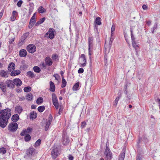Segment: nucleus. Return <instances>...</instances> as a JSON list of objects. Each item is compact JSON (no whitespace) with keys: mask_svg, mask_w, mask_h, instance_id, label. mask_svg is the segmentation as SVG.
Segmentation results:
<instances>
[{"mask_svg":"<svg viewBox=\"0 0 160 160\" xmlns=\"http://www.w3.org/2000/svg\"><path fill=\"white\" fill-rule=\"evenodd\" d=\"M113 40V39L110 38V40L108 44L106 42H105V54L104 56V62L105 63V65H107L108 63L107 61V58L108 56L106 54L107 49H108L109 50H110L112 43V41Z\"/></svg>","mask_w":160,"mask_h":160,"instance_id":"nucleus-1","label":"nucleus"},{"mask_svg":"<svg viewBox=\"0 0 160 160\" xmlns=\"http://www.w3.org/2000/svg\"><path fill=\"white\" fill-rule=\"evenodd\" d=\"M0 115L4 116L5 118L9 119L11 115V110L9 108H7L1 110L0 112Z\"/></svg>","mask_w":160,"mask_h":160,"instance_id":"nucleus-2","label":"nucleus"},{"mask_svg":"<svg viewBox=\"0 0 160 160\" xmlns=\"http://www.w3.org/2000/svg\"><path fill=\"white\" fill-rule=\"evenodd\" d=\"M104 154L105 158V160H111L112 158V153L107 146L106 147Z\"/></svg>","mask_w":160,"mask_h":160,"instance_id":"nucleus-3","label":"nucleus"},{"mask_svg":"<svg viewBox=\"0 0 160 160\" xmlns=\"http://www.w3.org/2000/svg\"><path fill=\"white\" fill-rule=\"evenodd\" d=\"M8 119L4 116L0 115V126L2 128H5L8 124Z\"/></svg>","mask_w":160,"mask_h":160,"instance_id":"nucleus-4","label":"nucleus"},{"mask_svg":"<svg viewBox=\"0 0 160 160\" xmlns=\"http://www.w3.org/2000/svg\"><path fill=\"white\" fill-rule=\"evenodd\" d=\"M18 127V124L16 122H11L8 125V129L9 131L14 132L17 130Z\"/></svg>","mask_w":160,"mask_h":160,"instance_id":"nucleus-5","label":"nucleus"},{"mask_svg":"<svg viewBox=\"0 0 160 160\" xmlns=\"http://www.w3.org/2000/svg\"><path fill=\"white\" fill-rule=\"evenodd\" d=\"M53 117L51 114H50L48 118L46 121V125L45 127V130L47 131L51 124L52 120Z\"/></svg>","mask_w":160,"mask_h":160,"instance_id":"nucleus-6","label":"nucleus"},{"mask_svg":"<svg viewBox=\"0 0 160 160\" xmlns=\"http://www.w3.org/2000/svg\"><path fill=\"white\" fill-rule=\"evenodd\" d=\"M80 66L82 67H85L86 65V59L84 54H81L80 57Z\"/></svg>","mask_w":160,"mask_h":160,"instance_id":"nucleus-7","label":"nucleus"},{"mask_svg":"<svg viewBox=\"0 0 160 160\" xmlns=\"http://www.w3.org/2000/svg\"><path fill=\"white\" fill-rule=\"evenodd\" d=\"M27 50L29 52L33 53L36 51V47L34 44H30L27 47Z\"/></svg>","mask_w":160,"mask_h":160,"instance_id":"nucleus-8","label":"nucleus"},{"mask_svg":"<svg viewBox=\"0 0 160 160\" xmlns=\"http://www.w3.org/2000/svg\"><path fill=\"white\" fill-rule=\"evenodd\" d=\"M62 144L64 145H67L70 142L68 137L66 134L65 133H63L62 138Z\"/></svg>","mask_w":160,"mask_h":160,"instance_id":"nucleus-9","label":"nucleus"},{"mask_svg":"<svg viewBox=\"0 0 160 160\" xmlns=\"http://www.w3.org/2000/svg\"><path fill=\"white\" fill-rule=\"evenodd\" d=\"M46 35L48 38H50L51 39H53L54 37V29L52 28H50L49 31L46 33Z\"/></svg>","mask_w":160,"mask_h":160,"instance_id":"nucleus-10","label":"nucleus"},{"mask_svg":"<svg viewBox=\"0 0 160 160\" xmlns=\"http://www.w3.org/2000/svg\"><path fill=\"white\" fill-rule=\"evenodd\" d=\"M59 154V153L58 148H53L51 152V154L52 158L53 159L56 158Z\"/></svg>","mask_w":160,"mask_h":160,"instance_id":"nucleus-11","label":"nucleus"},{"mask_svg":"<svg viewBox=\"0 0 160 160\" xmlns=\"http://www.w3.org/2000/svg\"><path fill=\"white\" fill-rule=\"evenodd\" d=\"M35 149L33 148H30L27 149L26 154L28 156L31 157L33 155L35 151Z\"/></svg>","mask_w":160,"mask_h":160,"instance_id":"nucleus-12","label":"nucleus"},{"mask_svg":"<svg viewBox=\"0 0 160 160\" xmlns=\"http://www.w3.org/2000/svg\"><path fill=\"white\" fill-rule=\"evenodd\" d=\"M5 84L7 87L10 88H14V83L13 82L10 80H7L5 82Z\"/></svg>","mask_w":160,"mask_h":160,"instance_id":"nucleus-13","label":"nucleus"},{"mask_svg":"<svg viewBox=\"0 0 160 160\" xmlns=\"http://www.w3.org/2000/svg\"><path fill=\"white\" fill-rule=\"evenodd\" d=\"M13 83L14 85H16L17 86H20L22 84V82L21 80L18 78L14 79L13 80Z\"/></svg>","mask_w":160,"mask_h":160,"instance_id":"nucleus-14","label":"nucleus"},{"mask_svg":"<svg viewBox=\"0 0 160 160\" xmlns=\"http://www.w3.org/2000/svg\"><path fill=\"white\" fill-rule=\"evenodd\" d=\"M45 61L48 66H51L52 64V61L49 57H46L45 59Z\"/></svg>","mask_w":160,"mask_h":160,"instance_id":"nucleus-15","label":"nucleus"},{"mask_svg":"<svg viewBox=\"0 0 160 160\" xmlns=\"http://www.w3.org/2000/svg\"><path fill=\"white\" fill-rule=\"evenodd\" d=\"M122 91L121 90H119V91L118 94V96L116 98L114 102V105L116 106L117 105L118 102L119 100V99L121 98L122 96Z\"/></svg>","mask_w":160,"mask_h":160,"instance_id":"nucleus-16","label":"nucleus"},{"mask_svg":"<svg viewBox=\"0 0 160 160\" xmlns=\"http://www.w3.org/2000/svg\"><path fill=\"white\" fill-rule=\"evenodd\" d=\"M0 88L2 91L4 93H6L7 92V88L6 85L2 82H0Z\"/></svg>","mask_w":160,"mask_h":160,"instance_id":"nucleus-17","label":"nucleus"},{"mask_svg":"<svg viewBox=\"0 0 160 160\" xmlns=\"http://www.w3.org/2000/svg\"><path fill=\"white\" fill-rule=\"evenodd\" d=\"M15 68V65L13 62L10 63L8 67V70L9 72H11L12 70H14Z\"/></svg>","mask_w":160,"mask_h":160,"instance_id":"nucleus-18","label":"nucleus"},{"mask_svg":"<svg viewBox=\"0 0 160 160\" xmlns=\"http://www.w3.org/2000/svg\"><path fill=\"white\" fill-rule=\"evenodd\" d=\"M52 103L54 105L55 104L58 103L57 97L54 93H52Z\"/></svg>","mask_w":160,"mask_h":160,"instance_id":"nucleus-19","label":"nucleus"},{"mask_svg":"<svg viewBox=\"0 0 160 160\" xmlns=\"http://www.w3.org/2000/svg\"><path fill=\"white\" fill-rule=\"evenodd\" d=\"M88 54L89 56V58L91 59V55L92 52V49L93 48L94 44H88Z\"/></svg>","mask_w":160,"mask_h":160,"instance_id":"nucleus-20","label":"nucleus"},{"mask_svg":"<svg viewBox=\"0 0 160 160\" xmlns=\"http://www.w3.org/2000/svg\"><path fill=\"white\" fill-rule=\"evenodd\" d=\"M125 149L124 148H123L122 150V152L119 156L118 160H124L125 156Z\"/></svg>","mask_w":160,"mask_h":160,"instance_id":"nucleus-21","label":"nucleus"},{"mask_svg":"<svg viewBox=\"0 0 160 160\" xmlns=\"http://www.w3.org/2000/svg\"><path fill=\"white\" fill-rule=\"evenodd\" d=\"M27 51L26 50L22 49L20 50L19 54L20 57H24L27 55Z\"/></svg>","mask_w":160,"mask_h":160,"instance_id":"nucleus-22","label":"nucleus"},{"mask_svg":"<svg viewBox=\"0 0 160 160\" xmlns=\"http://www.w3.org/2000/svg\"><path fill=\"white\" fill-rule=\"evenodd\" d=\"M20 72L21 71L19 70H13L11 73L10 75L12 76H16L20 74Z\"/></svg>","mask_w":160,"mask_h":160,"instance_id":"nucleus-23","label":"nucleus"},{"mask_svg":"<svg viewBox=\"0 0 160 160\" xmlns=\"http://www.w3.org/2000/svg\"><path fill=\"white\" fill-rule=\"evenodd\" d=\"M50 90L52 92H54L55 91V87L54 83L52 81H50Z\"/></svg>","mask_w":160,"mask_h":160,"instance_id":"nucleus-24","label":"nucleus"},{"mask_svg":"<svg viewBox=\"0 0 160 160\" xmlns=\"http://www.w3.org/2000/svg\"><path fill=\"white\" fill-rule=\"evenodd\" d=\"M15 110L17 113L20 114L21 113L22 111V108L21 106H17L15 107Z\"/></svg>","mask_w":160,"mask_h":160,"instance_id":"nucleus-25","label":"nucleus"},{"mask_svg":"<svg viewBox=\"0 0 160 160\" xmlns=\"http://www.w3.org/2000/svg\"><path fill=\"white\" fill-rule=\"evenodd\" d=\"M19 119V116L17 114H15L12 116V120L13 122L17 121Z\"/></svg>","mask_w":160,"mask_h":160,"instance_id":"nucleus-26","label":"nucleus"},{"mask_svg":"<svg viewBox=\"0 0 160 160\" xmlns=\"http://www.w3.org/2000/svg\"><path fill=\"white\" fill-rule=\"evenodd\" d=\"M8 72L4 71V70H2L0 72V75L2 77L4 78H7L8 77L7 76V74H8Z\"/></svg>","mask_w":160,"mask_h":160,"instance_id":"nucleus-27","label":"nucleus"},{"mask_svg":"<svg viewBox=\"0 0 160 160\" xmlns=\"http://www.w3.org/2000/svg\"><path fill=\"white\" fill-rule=\"evenodd\" d=\"M37 117V114L34 112H31L30 115V118L32 119H35Z\"/></svg>","mask_w":160,"mask_h":160,"instance_id":"nucleus-28","label":"nucleus"},{"mask_svg":"<svg viewBox=\"0 0 160 160\" xmlns=\"http://www.w3.org/2000/svg\"><path fill=\"white\" fill-rule=\"evenodd\" d=\"M79 85V82L76 83L73 86L72 89L73 91H77L78 90V88Z\"/></svg>","mask_w":160,"mask_h":160,"instance_id":"nucleus-29","label":"nucleus"},{"mask_svg":"<svg viewBox=\"0 0 160 160\" xmlns=\"http://www.w3.org/2000/svg\"><path fill=\"white\" fill-rule=\"evenodd\" d=\"M45 20V18H43L41 19L39 21H38L35 24L36 26H38L43 23Z\"/></svg>","mask_w":160,"mask_h":160,"instance_id":"nucleus-30","label":"nucleus"},{"mask_svg":"<svg viewBox=\"0 0 160 160\" xmlns=\"http://www.w3.org/2000/svg\"><path fill=\"white\" fill-rule=\"evenodd\" d=\"M27 75L29 77L31 78H33L35 77V75L33 72L31 71H29L27 72Z\"/></svg>","mask_w":160,"mask_h":160,"instance_id":"nucleus-31","label":"nucleus"},{"mask_svg":"<svg viewBox=\"0 0 160 160\" xmlns=\"http://www.w3.org/2000/svg\"><path fill=\"white\" fill-rule=\"evenodd\" d=\"M36 22V20H32L31 19H30L28 26L29 28H32L35 24Z\"/></svg>","mask_w":160,"mask_h":160,"instance_id":"nucleus-32","label":"nucleus"},{"mask_svg":"<svg viewBox=\"0 0 160 160\" xmlns=\"http://www.w3.org/2000/svg\"><path fill=\"white\" fill-rule=\"evenodd\" d=\"M132 43L133 47L135 48L136 52L137 53L138 48L139 47L138 45L137 44V43L136 41L132 42Z\"/></svg>","mask_w":160,"mask_h":160,"instance_id":"nucleus-33","label":"nucleus"},{"mask_svg":"<svg viewBox=\"0 0 160 160\" xmlns=\"http://www.w3.org/2000/svg\"><path fill=\"white\" fill-rule=\"evenodd\" d=\"M130 32H131V36L132 39V42H133L134 41H135V38L134 36V35L133 33V28L132 27H131L130 28Z\"/></svg>","mask_w":160,"mask_h":160,"instance_id":"nucleus-34","label":"nucleus"},{"mask_svg":"<svg viewBox=\"0 0 160 160\" xmlns=\"http://www.w3.org/2000/svg\"><path fill=\"white\" fill-rule=\"evenodd\" d=\"M88 44H94L93 38L92 37H89L88 38Z\"/></svg>","mask_w":160,"mask_h":160,"instance_id":"nucleus-35","label":"nucleus"},{"mask_svg":"<svg viewBox=\"0 0 160 160\" xmlns=\"http://www.w3.org/2000/svg\"><path fill=\"white\" fill-rule=\"evenodd\" d=\"M33 70L35 72L38 73H39L41 71L40 68L38 66H34L33 68Z\"/></svg>","mask_w":160,"mask_h":160,"instance_id":"nucleus-36","label":"nucleus"},{"mask_svg":"<svg viewBox=\"0 0 160 160\" xmlns=\"http://www.w3.org/2000/svg\"><path fill=\"white\" fill-rule=\"evenodd\" d=\"M27 99L28 101H31L32 100L33 96L31 93H29L26 96Z\"/></svg>","mask_w":160,"mask_h":160,"instance_id":"nucleus-37","label":"nucleus"},{"mask_svg":"<svg viewBox=\"0 0 160 160\" xmlns=\"http://www.w3.org/2000/svg\"><path fill=\"white\" fill-rule=\"evenodd\" d=\"M27 37V36L26 35V34H24L21 37V38L20 39L19 42V43H23L24 42L25 40L26 39Z\"/></svg>","mask_w":160,"mask_h":160,"instance_id":"nucleus-38","label":"nucleus"},{"mask_svg":"<svg viewBox=\"0 0 160 160\" xmlns=\"http://www.w3.org/2000/svg\"><path fill=\"white\" fill-rule=\"evenodd\" d=\"M61 87L62 88H64L66 86L67 84V82L64 77H62V81Z\"/></svg>","mask_w":160,"mask_h":160,"instance_id":"nucleus-39","label":"nucleus"},{"mask_svg":"<svg viewBox=\"0 0 160 160\" xmlns=\"http://www.w3.org/2000/svg\"><path fill=\"white\" fill-rule=\"evenodd\" d=\"M26 142L29 141L31 138L29 134H26L24 138Z\"/></svg>","mask_w":160,"mask_h":160,"instance_id":"nucleus-40","label":"nucleus"},{"mask_svg":"<svg viewBox=\"0 0 160 160\" xmlns=\"http://www.w3.org/2000/svg\"><path fill=\"white\" fill-rule=\"evenodd\" d=\"M43 102V99L42 97H39L37 100L36 102L38 104H40Z\"/></svg>","mask_w":160,"mask_h":160,"instance_id":"nucleus-41","label":"nucleus"},{"mask_svg":"<svg viewBox=\"0 0 160 160\" xmlns=\"http://www.w3.org/2000/svg\"><path fill=\"white\" fill-rule=\"evenodd\" d=\"M95 23L98 25H100L101 24V18L99 17L96 18L95 19Z\"/></svg>","mask_w":160,"mask_h":160,"instance_id":"nucleus-42","label":"nucleus"},{"mask_svg":"<svg viewBox=\"0 0 160 160\" xmlns=\"http://www.w3.org/2000/svg\"><path fill=\"white\" fill-rule=\"evenodd\" d=\"M45 109V107L44 106L39 107L38 108V110L39 112H43Z\"/></svg>","mask_w":160,"mask_h":160,"instance_id":"nucleus-43","label":"nucleus"},{"mask_svg":"<svg viewBox=\"0 0 160 160\" xmlns=\"http://www.w3.org/2000/svg\"><path fill=\"white\" fill-rule=\"evenodd\" d=\"M52 58L54 61H56L59 59L58 56L57 54H54L52 55Z\"/></svg>","mask_w":160,"mask_h":160,"instance_id":"nucleus-44","label":"nucleus"},{"mask_svg":"<svg viewBox=\"0 0 160 160\" xmlns=\"http://www.w3.org/2000/svg\"><path fill=\"white\" fill-rule=\"evenodd\" d=\"M32 89L31 88L30 86H28L25 87L24 88L23 90L24 92H27L31 91Z\"/></svg>","mask_w":160,"mask_h":160,"instance_id":"nucleus-45","label":"nucleus"},{"mask_svg":"<svg viewBox=\"0 0 160 160\" xmlns=\"http://www.w3.org/2000/svg\"><path fill=\"white\" fill-rule=\"evenodd\" d=\"M38 11L39 12L42 13L46 11V10L42 6H40L38 8Z\"/></svg>","mask_w":160,"mask_h":160,"instance_id":"nucleus-46","label":"nucleus"},{"mask_svg":"<svg viewBox=\"0 0 160 160\" xmlns=\"http://www.w3.org/2000/svg\"><path fill=\"white\" fill-rule=\"evenodd\" d=\"M41 143V140L40 139H38L37 141L34 144V146L36 148L38 146H39Z\"/></svg>","mask_w":160,"mask_h":160,"instance_id":"nucleus-47","label":"nucleus"},{"mask_svg":"<svg viewBox=\"0 0 160 160\" xmlns=\"http://www.w3.org/2000/svg\"><path fill=\"white\" fill-rule=\"evenodd\" d=\"M55 79L57 81H59L60 80V76L58 74H55L53 75Z\"/></svg>","mask_w":160,"mask_h":160,"instance_id":"nucleus-48","label":"nucleus"},{"mask_svg":"<svg viewBox=\"0 0 160 160\" xmlns=\"http://www.w3.org/2000/svg\"><path fill=\"white\" fill-rule=\"evenodd\" d=\"M115 27L114 25H112V27L111 32V37H112L113 34V32L115 31Z\"/></svg>","mask_w":160,"mask_h":160,"instance_id":"nucleus-49","label":"nucleus"},{"mask_svg":"<svg viewBox=\"0 0 160 160\" xmlns=\"http://www.w3.org/2000/svg\"><path fill=\"white\" fill-rule=\"evenodd\" d=\"M6 149L4 148H0V153H2L3 154H5L6 153Z\"/></svg>","mask_w":160,"mask_h":160,"instance_id":"nucleus-50","label":"nucleus"},{"mask_svg":"<svg viewBox=\"0 0 160 160\" xmlns=\"http://www.w3.org/2000/svg\"><path fill=\"white\" fill-rule=\"evenodd\" d=\"M142 155L138 154L137 156L136 160H142Z\"/></svg>","mask_w":160,"mask_h":160,"instance_id":"nucleus-51","label":"nucleus"},{"mask_svg":"<svg viewBox=\"0 0 160 160\" xmlns=\"http://www.w3.org/2000/svg\"><path fill=\"white\" fill-rule=\"evenodd\" d=\"M26 129L23 130L20 133L22 136H24L27 133Z\"/></svg>","mask_w":160,"mask_h":160,"instance_id":"nucleus-52","label":"nucleus"},{"mask_svg":"<svg viewBox=\"0 0 160 160\" xmlns=\"http://www.w3.org/2000/svg\"><path fill=\"white\" fill-rule=\"evenodd\" d=\"M27 133H31L32 130V128L28 127L27 128Z\"/></svg>","mask_w":160,"mask_h":160,"instance_id":"nucleus-53","label":"nucleus"},{"mask_svg":"<svg viewBox=\"0 0 160 160\" xmlns=\"http://www.w3.org/2000/svg\"><path fill=\"white\" fill-rule=\"evenodd\" d=\"M22 3V1L21 0H19L17 3V5L19 7H21V5Z\"/></svg>","mask_w":160,"mask_h":160,"instance_id":"nucleus-54","label":"nucleus"},{"mask_svg":"<svg viewBox=\"0 0 160 160\" xmlns=\"http://www.w3.org/2000/svg\"><path fill=\"white\" fill-rule=\"evenodd\" d=\"M84 72V70L82 68H80L78 70V72L79 73H82Z\"/></svg>","mask_w":160,"mask_h":160,"instance_id":"nucleus-55","label":"nucleus"},{"mask_svg":"<svg viewBox=\"0 0 160 160\" xmlns=\"http://www.w3.org/2000/svg\"><path fill=\"white\" fill-rule=\"evenodd\" d=\"M16 19V17L15 16H13L12 15L11 17V20L13 21Z\"/></svg>","mask_w":160,"mask_h":160,"instance_id":"nucleus-56","label":"nucleus"},{"mask_svg":"<svg viewBox=\"0 0 160 160\" xmlns=\"http://www.w3.org/2000/svg\"><path fill=\"white\" fill-rule=\"evenodd\" d=\"M25 99V98L24 97L22 96L19 98V100L20 101H23Z\"/></svg>","mask_w":160,"mask_h":160,"instance_id":"nucleus-57","label":"nucleus"},{"mask_svg":"<svg viewBox=\"0 0 160 160\" xmlns=\"http://www.w3.org/2000/svg\"><path fill=\"white\" fill-rule=\"evenodd\" d=\"M18 15V12L15 11H13L12 12V15L13 16H15Z\"/></svg>","mask_w":160,"mask_h":160,"instance_id":"nucleus-58","label":"nucleus"},{"mask_svg":"<svg viewBox=\"0 0 160 160\" xmlns=\"http://www.w3.org/2000/svg\"><path fill=\"white\" fill-rule=\"evenodd\" d=\"M142 8L144 10H146L148 8V6L145 4H143L142 6Z\"/></svg>","mask_w":160,"mask_h":160,"instance_id":"nucleus-59","label":"nucleus"},{"mask_svg":"<svg viewBox=\"0 0 160 160\" xmlns=\"http://www.w3.org/2000/svg\"><path fill=\"white\" fill-rule=\"evenodd\" d=\"M32 12V11L30 9H29V12H28V15H27L28 18H29L30 17V15L31 14Z\"/></svg>","mask_w":160,"mask_h":160,"instance_id":"nucleus-60","label":"nucleus"},{"mask_svg":"<svg viewBox=\"0 0 160 160\" xmlns=\"http://www.w3.org/2000/svg\"><path fill=\"white\" fill-rule=\"evenodd\" d=\"M157 28V24L156 23H155L153 26V27L152 28V29L155 30Z\"/></svg>","mask_w":160,"mask_h":160,"instance_id":"nucleus-61","label":"nucleus"},{"mask_svg":"<svg viewBox=\"0 0 160 160\" xmlns=\"http://www.w3.org/2000/svg\"><path fill=\"white\" fill-rule=\"evenodd\" d=\"M68 158L69 160H73V157L71 155H69L68 157Z\"/></svg>","mask_w":160,"mask_h":160,"instance_id":"nucleus-62","label":"nucleus"},{"mask_svg":"<svg viewBox=\"0 0 160 160\" xmlns=\"http://www.w3.org/2000/svg\"><path fill=\"white\" fill-rule=\"evenodd\" d=\"M47 65H46V63H45L44 62H43L42 64V66L43 68H46Z\"/></svg>","mask_w":160,"mask_h":160,"instance_id":"nucleus-63","label":"nucleus"},{"mask_svg":"<svg viewBox=\"0 0 160 160\" xmlns=\"http://www.w3.org/2000/svg\"><path fill=\"white\" fill-rule=\"evenodd\" d=\"M36 108V106L33 104L31 106V108L32 109H35Z\"/></svg>","mask_w":160,"mask_h":160,"instance_id":"nucleus-64","label":"nucleus"}]
</instances>
